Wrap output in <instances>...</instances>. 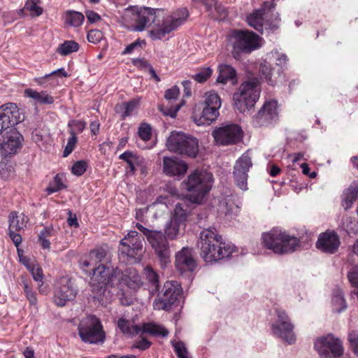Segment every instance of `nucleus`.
I'll list each match as a JSON object with an SVG mask.
<instances>
[{
  "label": "nucleus",
  "mask_w": 358,
  "mask_h": 358,
  "mask_svg": "<svg viewBox=\"0 0 358 358\" xmlns=\"http://www.w3.org/2000/svg\"><path fill=\"white\" fill-rule=\"evenodd\" d=\"M198 247L200 257L207 263L230 257L236 250L234 244L224 241L215 228L204 229L201 231Z\"/></svg>",
  "instance_id": "obj_1"
},
{
  "label": "nucleus",
  "mask_w": 358,
  "mask_h": 358,
  "mask_svg": "<svg viewBox=\"0 0 358 358\" xmlns=\"http://www.w3.org/2000/svg\"><path fill=\"white\" fill-rule=\"evenodd\" d=\"M252 159L248 154H243L234 166V178L238 187L248 189V172L252 166Z\"/></svg>",
  "instance_id": "obj_18"
},
{
  "label": "nucleus",
  "mask_w": 358,
  "mask_h": 358,
  "mask_svg": "<svg viewBox=\"0 0 358 358\" xmlns=\"http://www.w3.org/2000/svg\"><path fill=\"white\" fill-rule=\"evenodd\" d=\"M342 227L348 234H350L357 229V222L351 217H345L343 220Z\"/></svg>",
  "instance_id": "obj_54"
},
{
  "label": "nucleus",
  "mask_w": 358,
  "mask_h": 358,
  "mask_svg": "<svg viewBox=\"0 0 358 358\" xmlns=\"http://www.w3.org/2000/svg\"><path fill=\"white\" fill-rule=\"evenodd\" d=\"M267 59L270 60L273 59L275 65L280 66V69H282L287 63V57L285 53L279 52L275 50V52L269 53L267 55V58L260 62L259 68L260 79L262 81H265L266 83L270 85V86H275L278 82V77L280 76V70H278L275 73L271 62H269Z\"/></svg>",
  "instance_id": "obj_10"
},
{
  "label": "nucleus",
  "mask_w": 358,
  "mask_h": 358,
  "mask_svg": "<svg viewBox=\"0 0 358 358\" xmlns=\"http://www.w3.org/2000/svg\"><path fill=\"white\" fill-rule=\"evenodd\" d=\"M183 290L181 284L176 280H168L162 288V296L158 303L162 309L169 310L172 306H178L182 299Z\"/></svg>",
  "instance_id": "obj_16"
},
{
  "label": "nucleus",
  "mask_w": 358,
  "mask_h": 358,
  "mask_svg": "<svg viewBox=\"0 0 358 358\" xmlns=\"http://www.w3.org/2000/svg\"><path fill=\"white\" fill-rule=\"evenodd\" d=\"M213 182V174L205 169H195L190 172L182 185L189 193L193 203H201L204 196L210 191Z\"/></svg>",
  "instance_id": "obj_4"
},
{
  "label": "nucleus",
  "mask_w": 358,
  "mask_h": 358,
  "mask_svg": "<svg viewBox=\"0 0 358 358\" xmlns=\"http://www.w3.org/2000/svg\"><path fill=\"white\" fill-rule=\"evenodd\" d=\"M106 255L105 250L97 248L90 251L85 257H83L80 262V268L88 275H91V268H96L99 264H101Z\"/></svg>",
  "instance_id": "obj_24"
},
{
  "label": "nucleus",
  "mask_w": 358,
  "mask_h": 358,
  "mask_svg": "<svg viewBox=\"0 0 358 358\" xmlns=\"http://www.w3.org/2000/svg\"><path fill=\"white\" fill-rule=\"evenodd\" d=\"M348 340L355 354H358V333L356 331L350 332Z\"/></svg>",
  "instance_id": "obj_60"
},
{
  "label": "nucleus",
  "mask_w": 358,
  "mask_h": 358,
  "mask_svg": "<svg viewBox=\"0 0 358 358\" xmlns=\"http://www.w3.org/2000/svg\"><path fill=\"white\" fill-rule=\"evenodd\" d=\"M348 278L352 285L355 287L352 294L358 296V266L352 268L348 273Z\"/></svg>",
  "instance_id": "obj_51"
},
{
  "label": "nucleus",
  "mask_w": 358,
  "mask_h": 358,
  "mask_svg": "<svg viewBox=\"0 0 358 358\" xmlns=\"http://www.w3.org/2000/svg\"><path fill=\"white\" fill-rule=\"evenodd\" d=\"M262 238L264 246L278 255L295 252L301 243L298 237L290 236L280 228H273L270 231L262 234Z\"/></svg>",
  "instance_id": "obj_3"
},
{
  "label": "nucleus",
  "mask_w": 358,
  "mask_h": 358,
  "mask_svg": "<svg viewBox=\"0 0 358 358\" xmlns=\"http://www.w3.org/2000/svg\"><path fill=\"white\" fill-rule=\"evenodd\" d=\"M211 135L216 145H233L243 138V129L240 125L230 123L215 128Z\"/></svg>",
  "instance_id": "obj_11"
},
{
  "label": "nucleus",
  "mask_w": 358,
  "mask_h": 358,
  "mask_svg": "<svg viewBox=\"0 0 358 358\" xmlns=\"http://www.w3.org/2000/svg\"><path fill=\"white\" fill-rule=\"evenodd\" d=\"M3 138V140L1 145L3 155H14L22 148L23 136L15 127L6 131Z\"/></svg>",
  "instance_id": "obj_23"
},
{
  "label": "nucleus",
  "mask_w": 358,
  "mask_h": 358,
  "mask_svg": "<svg viewBox=\"0 0 358 358\" xmlns=\"http://www.w3.org/2000/svg\"><path fill=\"white\" fill-rule=\"evenodd\" d=\"M79 49V45L74 41H66L57 48V52L62 55L66 56L72 52H77Z\"/></svg>",
  "instance_id": "obj_42"
},
{
  "label": "nucleus",
  "mask_w": 358,
  "mask_h": 358,
  "mask_svg": "<svg viewBox=\"0 0 358 358\" xmlns=\"http://www.w3.org/2000/svg\"><path fill=\"white\" fill-rule=\"evenodd\" d=\"M166 145L169 151L183 156L196 157L199 152L198 138L178 131L171 133Z\"/></svg>",
  "instance_id": "obj_7"
},
{
  "label": "nucleus",
  "mask_w": 358,
  "mask_h": 358,
  "mask_svg": "<svg viewBox=\"0 0 358 358\" xmlns=\"http://www.w3.org/2000/svg\"><path fill=\"white\" fill-rule=\"evenodd\" d=\"M144 274L147 280L153 284V285L155 286V289H157V273L155 271L148 266L144 268Z\"/></svg>",
  "instance_id": "obj_58"
},
{
  "label": "nucleus",
  "mask_w": 358,
  "mask_h": 358,
  "mask_svg": "<svg viewBox=\"0 0 358 358\" xmlns=\"http://www.w3.org/2000/svg\"><path fill=\"white\" fill-rule=\"evenodd\" d=\"M315 245L321 252L332 255L338 251L341 245V239L336 231L327 229L319 234Z\"/></svg>",
  "instance_id": "obj_22"
},
{
  "label": "nucleus",
  "mask_w": 358,
  "mask_h": 358,
  "mask_svg": "<svg viewBox=\"0 0 358 358\" xmlns=\"http://www.w3.org/2000/svg\"><path fill=\"white\" fill-rule=\"evenodd\" d=\"M275 313L277 320L272 324L273 334L289 344L295 343L294 327L287 313L282 308H275Z\"/></svg>",
  "instance_id": "obj_13"
},
{
  "label": "nucleus",
  "mask_w": 358,
  "mask_h": 358,
  "mask_svg": "<svg viewBox=\"0 0 358 358\" xmlns=\"http://www.w3.org/2000/svg\"><path fill=\"white\" fill-rule=\"evenodd\" d=\"M77 292L71 281L66 278H62L55 287L54 303L58 306H64L67 301L73 300Z\"/></svg>",
  "instance_id": "obj_19"
},
{
  "label": "nucleus",
  "mask_w": 358,
  "mask_h": 358,
  "mask_svg": "<svg viewBox=\"0 0 358 358\" xmlns=\"http://www.w3.org/2000/svg\"><path fill=\"white\" fill-rule=\"evenodd\" d=\"M158 231V260L160 262V266L165 268L167 264L170 263V250L168 242L162 239Z\"/></svg>",
  "instance_id": "obj_33"
},
{
  "label": "nucleus",
  "mask_w": 358,
  "mask_h": 358,
  "mask_svg": "<svg viewBox=\"0 0 358 358\" xmlns=\"http://www.w3.org/2000/svg\"><path fill=\"white\" fill-rule=\"evenodd\" d=\"M188 169V164L185 162L173 157H164L163 160V171L169 176L180 178L184 176Z\"/></svg>",
  "instance_id": "obj_25"
},
{
  "label": "nucleus",
  "mask_w": 358,
  "mask_h": 358,
  "mask_svg": "<svg viewBox=\"0 0 358 358\" xmlns=\"http://www.w3.org/2000/svg\"><path fill=\"white\" fill-rule=\"evenodd\" d=\"M143 240L142 236L137 231H129L120 243L119 258L125 263L139 262L143 250Z\"/></svg>",
  "instance_id": "obj_8"
},
{
  "label": "nucleus",
  "mask_w": 358,
  "mask_h": 358,
  "mask_svg": "<svg viewBox=\"0 0 358 358\" xmlns=\"http://www.w3.org/2000/svg\"><path fill=\"white\" fill-rule=\"evenodd\" d=\"M64 187V185L62 181V178L57 174L54 178L53 181L47 187L46 191L50 194L62 189Z\"/></svg>",
  "instance_id": "obj_53"
},
{
  "label": "nucleus",
  "mask_w": 358,
  "mask_h": 358,
  "mask_svg": "<svg viewBox=\"0 0 358 358\" xmlns=\"http://www.w3.org/2000/svg\"><path fill=\"white\" fill-rule=\"evenodd\" d=\"M204 104L208 105L210 107H215V110H219L222 105V101L216 92L210 91L204 94Z\"/></svg>",
  "instance_id": "obj_43"
},
{
  "label": "nucleus",
  "mask_w": 358,
  "mask_h": 358,
  "mask_svg": "<svg viewBox=\"0 0 358 358\" xmlns=\"http://www.w3.org/2000/svg\"><path fill=\"white\" fill-rule=\"evenodd\" d=\"M87 166L86 162L78 161L73 165L71 172L76 176H80L86 171Z\"/></svg>",
  "instance_id": "obj_56"
},
{
  "label": "nucleus",
  "mask_w": 358,
  "mask_h": 358,
  "mask_svg": "<svg viewBox=\"0 0 358 358\" xmlns=\"http://www.w3.org/2000/svg\"><path fill=\"white\" fill-rule=\"evenodd\" d=\"M260 92V83L257 78H254L244 81L234 94V107L241 113L249 110L258 100Z\"/></svg>",
  "instance_id": "obj_6"
},
{
  "label": "nucleus",
  "mask_w": 358,
  "mask_h": 358,
  "mask_svg": "<svg viewBox=\"0 0 358 358\" xmlns=\"http://www.w3.org/2000/svg\"><path fill=\"white\" fill-rule=\"evenodd\" d=\"M184 103V101H181L180 103L171 105L170 106H165V105H163L162 107H160V110L164 115H166L167 117H176L178 110H179Z\"/></svg>",
  "instance_id": "obj_48"
},
{
  "label": "nucleus",
  "mask_w": 358,
  "mask_h": 358,
  "mask_svg": "<svg viewBox=\"0 0 358 358\" xmlns=\"http://www.w3.org/2000/svg\"><path fill=\"white\" fill-rule=\"evenodd\" d=\"M69 133L71 136L68 139L67 144L64 150V157L69 156L73 152L78 141L74 129H70Z\"/></svg>",
  "instance_id": "obj_49"
},
{
  "label": "nucleus",
  "mask_w": 358,
  "mask_h": 358,
  "mask_svg": "<svg viewBox=\"0 0 358 358\" xmlns=\"http://www.w3.org/2000/svg\"><path fill=\"white\" fill-rule=\"evenodd\" d=\"M87 123L83 120H70L68 123V126L71 128L70 129H74L76 133H81L85 128Z\"/></svg>",
  "instance_id": "obj_57"
},
{
  "label": "nucleus",
  "mask_w": 358,
  "mask_h": 358,
  "mask_svg": "<svg viewBox=\"0 0 358 358\" xmlns=\"http://www.w3.org/2000/svg\"><path fill=\"white\" fill-rule=\"evenodd\" d=\"M274 1H264L260 8L254 10L247 16V22L250 27L263 32V29L275 30L278 29L280 24V17L275 12Z\"/></svg>",
  "instance_id": "obj_2"
},
{
  "label": "nucleus",
  "mask_w": 358,
  "mask_h": 358,
  "mask_svg": "<svg viewBox=\"0 0 358 358\" xmlns=\"http://www.w3.org/2000/svg\"><path fill=\"white\" fill-rule=\"evenodd\" d=\"M171 343L178 358H191L184 343L172 341Z\"/></svg>",
  "instance_id": "obj_52"
},
{
  "label": "nucleus",
  "mask_w": 358,
  "mask_h": 358,
  "mask_svg": "<svg viewBox=\"0 0 358 358\" xmlns=\"http://www.w3.org/2000/svg\"><path fill=\"white\" fill-rule=\"evenodd\" d=\"M115 275L121 283L125 284L131 289H136L142 285V281L137 271L134 268H128L124 272L116 269Z\"/></svg>",
  "instance_id": "obj_28"
},
{
  "label": "nucleus",
  "mask_w": 358,
  "mask_h": 358,
  "mask_svg": "<svg viewBox=\"0 0 358 358\" xmlns=\"http://www.w3.org/2000/svg\"><path fill=\"white\" fill-rule=\"evenodd\" d=\"M186 217L187 211L184 208V205L180 204V203H178V204L176 205L173 217L176 220V222L178 224L180 227L181 226H183V224H185Z\"/></svg>",
  "instance_id": "obj_46"
},
{
  "label": "nucleus",
  "mask_w": 358,
  "mask_h": 358,
  "mask_svg": "<svg viewBox=\"0 0 358 358\" xmlns=\"http://www.w3.org/2000/svg\"><path fill=\"white\" fill-rule=\"evenodd\" d=\"M40 4V0H27L22 10L29 12L32 17H38L43 12V9Z\"/></svg>",
  "instance_id": "obj_40"
},
{
  "label": "nucleus",
  "mask_w": 358,
  "mask_h": 358,
  "mask_svg": "<svg viewBox=\"0 0 358 358\" xmlns=\"http://www.w3.org/2000/svg\"><path fill=\"white\" fill-rule=\"evenodd\" d=\"M189 16L187 8H179L169 16L166 17L158 26V40H168L172 31L185 23Z\"/></svg>",
  "instance_id": "obj_14"
},
{
  "label": "nucleus",
  "mask_w": 358,
  "mask_h": 358,
  "mask_svg": "<svg viewBox=\"0 0 358 358\" xmlns=\"http://www.w3.org/2000/svg\"><path fill=\"white\" fill-rule=\"evenodd\" d=\"M9 227L8 230L20 231L27 227L28 218L23 213L12 212L8 217Z\"/></svg>",
  "instance_id": "obj_32"
},
{
  "label": "nucleus",
  "mask_w": 358,
  "mask_h": 358,
  "mask_svg": "<svg viewBox=\"0 0 358 358\" xmlns=\"http://www.w3.org/2000/svg\"><path fill=\"white\" fill-rule=\"evenodd\" d=\"M13 175V168L11 165L4 164L0 169V176L3 180L10 179Z\"/></svg>",
  "instance_id": "obj_59"
},
{
  "label": "nucleus",
  "mask_w": 358,
  "mask_h": 358,
  "mask_svg": "<svg viewBox=\"0 0 358 358\" xmlns=\"http://www.w3.org/2000/svg\"><path fill=\"white\" fill-rule=\"evenodd\" d=\"M180 94V89L178 86L171 87V88L166 90L164 93L165 99L171 104L173 100H176Z\"/></svg>",
  "instance_id": "obj_55"
},
{
  "label": "nucleus",
  "mask_w": 358,
  "mask_h": 358,
  "mask_svg": "<svg viewBox=\"0 0 358 358\" xmlns=\"http://www.w3.org/2000/svg\"><path fill=\"white\" fill-rule=\"evenodd\" d=\"M241 208V202L234 195H228L219 203V211L224 215L237 214Z\"/></svg>",
  "instance_id": "obj_29"
},
{
  "label": "nucleus",
  "mask_w": 358,
  "mask_h": 358,
  "mask_svg": "<svg viewBox=\"0 0 358 358\" xmlns=\"http://www.w3.org/2000/svg\"><path fill=\"white\" fill-rule=\"evenodd\" d=\"M278 118V104L275 99L265 101L259 111L252 117V124L255 127L269 126L276 122Z\"/></svg>",
  "instance_id": "obj_17"
},
{
  "label": "nucleus",
  "mask_w": 358,
  "mask_h": 358,
  "mask_svg": "<svg viewBox=\"0 0 358 358\" xmlns=\"http://www.w3.org/2000/svg\"><path fill=\"white\" fill-rule=\"evenodd\" d=\"M55 236V231L52 227L43 229L38 235V241L43 249L50 248V240Z\"/></svg>",
  "instance_id": "obj_38"
},
{
  "label": "nucleus",
  "mask_w": 358,
  "mask_h": 358,
  "mask_svg": "<svg viewBox=\"0 0 358 358\" xmlns=\"http://www.w3.org/2000/svg\"><path fill=\"white\" fill-rule=\"evenodd\" d=\"M219 115L220 112L216 110V108L205 105L201 116L198 119L194 117V121L197 125H210L217 119Z\"/></svg>",
  "instance_id": "obj_30"
},
{
  "label": "nucleus",
  "mask_w": 358,
  "mask_h": 358,
  "mask_svg": "<svg viewBox=\"0 0 358 358\" xmlns=\"http://www.w3.org/2000/svg\"><path fill=\"white\" fill-rule=\"evenodd\" d=\"M102 34L99 31L91 30L87 34V40L94 43H98L101 38Z\"/></svg>",
  "instance_id": "obj_64"
},
{
  "label": "nucleus",
  "mask_w": 358,
  "mask_h": 358,
  "mask_svg": "<svg viewBox=\"0 0 358 358\" xmlns=\"http://www.w3.org/2000/svg\"><path fill=\"white\" fill-rule=\"evenodd\" d=\"M215 11L217 13V15H214V17L217 20H223L226 16H227V10L224 6L222 5H218L217 1Z\"/></svg>",
  "instance_id": "obj_63"
},
{
  "label": "nucleus",
  "mask_w": 358,
  "mask_h": 358,
  "mask_svg": "<svg viewBox=\"0 0 358 358\" xmlns=\"http://www.w3.org/2000/svg\"><path fill=\"white\" fill-rule=\"evenodd\" d=\"M117 327L122 333L128 336L136 335L142 336L143 334L155 335L157 334V326L152 323H145L143 327L135 324L134 320H126L123 317L117 321Z\"/></svg>",
  "instance_id": "obj_20"
},
{
  "label": "nucleus",
  "mask_w": 358,
  "mask_h": 358,
  "mask_svg": "<svg viewBox=\"0 0 358 358\" xmlns=\"http://www.w3.org/2000/svg\"><path fill=\"white\" fill-rule=\"evenodd\" d=\"M229 40L232 46V56L240 59L243 54H249L262 47L263 38L254 31L248 29H234L229 35Z\"/></svg>",
  "instance_id": "obj_5"
},
{
  "label": "nucleus",
  "mask_w": 358,
  "mask_h": 358,
  "mask_svg": "<svg viewBox=\"0 0 358 358\" xmlns=\"http://www.w3.org/2000/svg\"><path fill=\"white\" fill-rule=\"evenodd\" d=\"M24 115L15 103H7L0 106V135L22 122Z\"/></svg>",
  "instance_id": "obj_15"
},
{
  "label": "nucleus",
  "mask_w": 358,
  "mask_h": 358,
  "mask_svg": "<svg viewBox=\"0 0 358 358\" xmlns=\"http://www.w3.org/2000/svg\"><path fill=\"white\" fill-rule=\"evenodd\" d=\"M145 334H143L142 336L139 335L141 337L140 341H136L133 347L138 348L141 350H144L148 349L150 346V342L147 340V338L144 336Z\"/></svg>",
  "instance_id": "obj_61"
},
{
  "label": "nucleus",
  "mask_w": 358,
  "mask_h": 358,
  "mask_svg": "<svg viewBox=\"0 0 358 358\" xmlns=\"http://www.w3.org/2000/svg\"><path fill=\"white\" fill-rule=\"evenodd\" d=\"M212 72L213 70L210 67L202 68L194 76H192V78L199 83H203L211 76Z\"/></svg>",
  "instance_id": "obj_50"
},
{
  "label": "nucleus",
  "mask_w": 358,
  "mask_h": 358,
  "mask_svg": "<svg viewBox=\"0 0 358 358\" xmlns=\"http://www.w3.org/2000/svg\"><path fill=\"white\" fill-rule=\"evenodd\" d=\"M19 260L29 271L36 263L35 260H31L29 257L20 254L18 250Z\"/></svg>",
  "instance_id": "obj_62"
},
{
  "label": "nucleus",
  "mask_w": 358,
  "mask_h": 358,
  "mask_svg": "<svg viewBox=\"0 0 358 358\" xmlns=\"http://www.w3.org/2000/svg\"><path fill=\"white\" fill-rule=\"evenodd\" d=\"M176 266L181 273L187 271H193L196 268V262L189 248H183L176 255Z\"/></svg>",
  "instance_id": "obj_26"
},
{
  "label": "nucleus",
  "mask_w": 358,
  "mask_h": 358,
  "mask_svg": "<svg viewBox=\"0 0 358 358\" xmlns=\"http://www.w3.org/2000/svg\"><path fill=\"white\" fill-rule=\"evenodd\" d=\"M138 135L143 141H148L152 137L151 126L146 122H141L138 129Z\"/></svg>",
  "instance_id": "obj_47"
},
{
  "label": "nucleus",
  "mask_w": 358,
  "mask_h": 358,
  "mask_svg": "<svg viewBox=\"0 0 358 358\" xmlns=\"http://www.w3.org/2000/svg\"><path fill=\"white\" fill-rule=\"evenodd\" d=\"M218 71L219 74L217 78V81L222 84L227 83L228 81L232 80V79L236 78L237 74L233 66L225 64V63H222V64L218 66Z\"/></svg>",
  "instance_id": "obj_35"
},
{
  "label": "nucleus",
  "mask_w": 358,
  "mask_h": 358,
  "mask_svg": "<svg viewBox=\"0 0 358 358\" xmlns=\"http://www.w3.org/2000/svg\"><path fill=\"white\" fill-rule=\"evenodd\" d=\"M152 10L149 8H143L140 10L138 8H131L126 11L125 17H129L134 22L133 30L142 31L144 30L151 21H154L155 16Z\"/></svg>",
  "instance_id": "obj_21"
},
{
  "label": "nucleus",
  "mask_w": 358,
  "mask_h": 358,
  "mask_svg": "<svg viewBox=\"0 0 358 358\" xmlns=\"http://www.w3.org/2000/svg\"><path fill=\"white\" fill-rule=\"evenodd\" d=\"M140 98H135L128 102L122 103V108L124 110L122 113V118L135 115L137 113L138 108L140 106Z\"/></svg>",
  "instance_id": "obj_39"
},
{
  "label": "nucleus",
  "mask_w": 358,
  "mask_h": 358,
  "mask_svg": "<svg viewBox=\"0 0 358 358\" xmlns=\"http://www.w3.org/2000/svg\"><path fill=\"white\" fill-rule=\"evenodd\" d=\"M358 196V184H352L342 194V206L344 209L352 208Z\"/></svg>",
  "instance_id": "obj_34"
},
{
  "label": "nucleus",
  "mask_w": 358,
  "mask_h": 358,
  "mask_svg": "<svg viewBox=\"0 0 358 358\" xmlns=\"http://www.w3.org/2000/svg\"><path fill=\"white\" fill-rule=\"evenodd\" d=\"M63 19L66 24L73 27H78L83 24L85 16L80 12L69 10L64 13Z\"/></svg>",
  "instance_id": "obj_36"
},
{
  "label": "nucleus",
  "mask_w": 358,
  "mask_h": 358,
  "mask_svg": "<svg viewBox=\"0 0 358 358\" xmlns=\"http://www.w3.org/2000/svg\"><path fill=\"white\" fill-rule=\"evenodd\" d=\"M331 302L334 312L341 313L345 311L347 308L344 293L339 288L334 289L333 291Z\"/></svg>",
  "instance_id": "obj_37"
},
{
  "label": "nucleus",
  "mask_w": 358,
  "mask_h": 358,
  "mask_svg": "<svg viewBox=\"0 0 358 358\" xmlns=\"http://www.w3.org/2000/svg\"><path fill=\"white\" fill-rule=\"evenodd\" d=\"M22 286L25 296L29 301V304L37 308L38 299L36 292L32 289V287L26 280H22Z\"/></svg>",
  "instance_id": "obj_45"
},
{
  "label": "nucleus",
  "mask_w": 358,
  "mask_h": 358,
  "mask_svg": "<svg viewBox=\"0 0 358 358\" xmlns=\"http://www.w3.org/2000/svg\"><path fill=\"white\" fill-rule=\"evenodd\" d=\"M29 271L31 273L33 279L36 282H38V292L42 294H47L46 290H45V289L42 287V285L43 284L44 275L43 273V270L41 268V266L37 263H36L34 265V266H32L31 269L29 270Z\"/></svg>",
  "instance_id": "obj_41"
},
{
  "label": "nucleus",
  "mask_w": 358,
  "mask_h": 358,
  "mask_svg": "<svg viewBox=\"0 0 358 358\" xmlns=\"http://www.w3.org/2000/svg\"><path fill=\"white\" fill-rule=\"evenodd\" d=\"M91 270V282L93 285L96 283L101 289L109 282L114 283V279L116 278L115 271L112 275L110 276L109 268H106L103 264H99L96 268H92Z\"/></svg>",
  "instance_id": "obj_27"
},
{
  "label": "nucleus",
  "mask_w": 358,
  "mask_h": 358,
  "mask_svg": "<svg viewBox=\"0 0 358 358\" xmlns=\"http://www.w3.org/2000/svg\"><path fill=\"white\" fill-rule=\"evenodd\" d=\"M179 230L180 226L178 223H177L176 219H174L173 217L166 225V227L164 229L165 237L168 238L169 239H174V238H176V236H178Z\"/></svg>",
  "instance_id": "obj_44"
},
{
  "label": "nucleus",
  "mask_w": 358,
  "mask_h": 358,
  "mask_svg": "<svg viewBox=\"0 0 358 358\" xmlns=\"http://www.w3.org/2000/svg\"><path fill=\"white\" fill-rule=\"evenodd\" d=\"M314 347L321 358H338L344 352L342 341L332 334L317 338Z\"/></svg>",
  "instance_id": "obj_12"
},
{
  "label": "nucleus",
  "mask_w": 358,
  "mask_h": 358,
  "mask_svg": "<svg viewBox=\"0 0 358 358\" xmlns=\"http://www.w3.org/2000/svg\"><path fill=\"white\" fill-rule=\"evenodd\" d=\"M26 97L33 99L36 104H51L54 98L46 91L37 92L33 89H26L24 92Z\"/></svg>",
  "instance_id": "obj_31"
},
{
  "label": "nucleus",
  "mask_w": 358,
  "mask_h": 358,
  "mask_svg": "<svg viewBox=\"0 0 358 358\" xmlns=\"http://www.w3.org/2000/svg\"><path fill=\"white\" fill-rule=\"evenodd\" d=\"M78 334L83 341L90 343L103 342L105 333L100 320L93 315L83 318L78 326Z\"/></svg>",
  "instance_id": "obj_9"
}]
</instances>
